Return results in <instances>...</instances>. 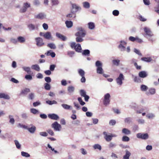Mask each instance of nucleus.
Segmentation results:
<instances>
[{
  "mask_svg": "<svg viewBox=\"0 0 159 159\" xmlns=\"http://www.w3.org/2000/svg\"><path fill=\"white\" fill-rule=\"evenodd\" d=\"M78 32L75 34L76 36L75 39L77 42H81L84 41L83 39L86 35V31L84 29L81 27H79L77 28Z\"/></svg>",
  "mask_w": 159,
  "mask_h": 159,
  "instance_id": "obj_1",
  "label": "nucleus"
},
{
  "mask_svg": "<svg viewBox=\"0 0 159 159\" xmlns=\"http://www.w3.org/2000/svg\"><path fill=\"white\" fill-rule=\"evenodd\" d=\"M143 29L145 33V34L144 35V36L148 39V40L150 41L153 42L155 41V39L153 38H151L153 36V34L151 31L150 29L147 27H145Z\"/></svg>",
  "mask_w": 159,
  "mask_h": 159,
  "instance_id": "obj_2",
  "label": "nucleus"
},
{
  "mask_svg": "<svg viewBox=\"0 0 159 159\" xmlns=\"http://www.w3.org/2000/svg\"><path fill=\"white\" fill-rule=\"evenodd\" d=\"M102 63L99 61H98L95 63V66L97 67V73L100 74H102L103 70L102 68Z\"/></svg>",
  "mask_w": 159,
  "mask_h": 159,
  "instance_id": "obj_3",
  "label": "nucleus"
},
{
  "mask_svg": "<svg viewBox=\"0 0 159 159\" xmlns=\"http://www.w3.org/2000/svg\"><path fill=\"white\" fill-rule=\"evenodd\" d=\"M27 27L29 31H31L35 30H38L39 27V24H33L32 23H29L27 25Z\"/></svg>",
  "mask_w": 159,
  "mask_h": 159,
  "instance_id": "obj_4",
  "label": "nucleus"
},
{
  "mask_svg": "<svg viewBox=\"0 0 159 159\" xmlns=\"http://www.w3.org/2000/svg\"><path fill=\"white\" fill-rule=\"evenodd\" d=\"M138 138L143 140H146L149 138V135L147 133H139L136 135Z\"/></svg>",
  "mask_w": 159,
  "mask_h": 159,
  "instance_id": "obj_5",
  "label": "nucleus"
},
{
  "mask_svg": "<svg viewBox=\"0 0 159 159\" xmlns=\"http://www.w3.org/2000/svg\"><path fill=\"white\" fill-rule=\"evenodd\" d=\"M51 127L55 130L57 131H59L61 128V125L57 121H55L52 123L51 125Z\"/></svg>",
  "mask_w": 159,
  "mask_h": 159,
  "instance_id": "obj_6",
  "label": "nucleus"
},
{
  "mask_svg": "<svg viewBox=\"0 0 159 159\" xmlns=\"http://www.w3.org/2000/svg\"><path fill=\"white\" fill-rule=\"evenodd\" d=\"M124 80V76L122 74L120 73L119 77L116 79V81L118 84L121 85L123 83L122 80Z\"/></svg>",
  "mask_w": 159,
  "mask_h": 159,
  "instance_id": "obj_7",
  "label": "nucleus"
},
{
  "mask_svg": "<svg viewBox=\"0 0 159 159\" xmlns=\"http://www.w3.org/2000/svg\"><path fill=\"white\" fill-rule=\"evenodd\" d=\"M110 95L109 93H106L104 96L103 103L104 105H107L109 104L110 102Z\"/></svg>",
  "mask_w": 159,
  "mask_h": 159,
  "instance_id": "obj_8",
  "label": "nucleus"
},
{
  "mask_svg": "<svg viewBox=\"0 0 159 159\" xmlns=\"http://www.w3.org/2000/svg\"><path fill=\"white\" fill-rule=\"evenodd\" d=\"M36 42V45L39 47H41L44 45V43L43 42V39L40 37L36 38L35 39Z\"/></svg>",
  "mask_w": 159,
  "mask_h": 159,
  "instance_id": "obj_9",
  "label": "nucleus"
},
{
  "mask_svg": "<svg viewBox=\"0 0 159 159\" xmlns=\"http://www.w3.org/2000/svg\"><path fill=\"white\" fill-rule=\"evenodd\" d=\"M103 134L104 135V138L105 139L107 142L111 141L112 139V137L115 136L112 135H108L107 132L105 131L103 132Z\"/></svg>",
  "mask_w": 159,
  "mask_h": 159,
  "instance_id": "obj_10",
  "label": "nucleus"
},
{
  "mask_svg": "<svg viewBox=\"0 0 159 159\" xmlns=\"http://www.w3.org/2000/svg\"><path fill=\"white\" fill-rule=\"evenodd\" d=\"M48 117L52 120H57L59 119V116L57 114L53 113L48 115Z\"/></svg>",
  "mask_w": 159,
  "mask_h": 159,
  "instance_id": "obj_11",
  "label": "nucleus"
},
{
  "mask_svg": "<svg viewBox=\"0 0 159 159\" xmlns=\"http://www.w3.org/2000/svg\"><path fill=\"white\" fill-rule=\"evenodd\" d=\"M56 36L63 41H65L66 39V36L57 32L56 33Z\"/></svg>",
  "mask_w": 159,
  "mask_h": 159,
  "instance_id": "obj_12",
  "label": "nucleus"
},
{
  "mask_svg": "<svg viewBox=\"0 0 159 159\" xmlns=\"http://www.w3.org/2000/svg\"><path fill=\"white\" fill-rule=\"evenodd\" d=\"M75 87L72 86H70L67 88L68 94L69 95L72 94L74 91Z\"/></svg>",
  "mask_w": 159,
  "mask_h": 159,
  "instance_id": "obj_13",
  "label": "nucleus"
},
{
  "mask_svg": "<svg viewBox=\"0 0 159 159\" xmlns=\"http://www.w3.org/2000/svg\"><path fill=\"white\" fill-rule=\"evenodd\" d=\"M35 17L38 19H43L46 17V15L43 13H40L35 16Z\"/></svg>",
  "mask_w": 159,
  "mask_h": 159,
  "instance_id": "obj_14",
  "label": "nucleus"
},
{
  "mask_svg": "<svg viewBox=\"0 0 159 159\" xmlns=\"http://www.w3.org/2000/svg\"><path fill=\"white\" fill-rule=\"evenodd\" d=\"M30 125L32 126L31 127L28 128L27 127V129L30 133L33 134L36 130V127L34 126L33 125Z\"/></svg>",
  "mask_w": 159,
  "mask_h": 159,
  "instance_id": "obj_15",
  "label": "nucleus"
},
{
  "mask_svg": "<svg viewBox=\"0 0 159 159\" xmlns=\"http://www.w3.org/2000/svg\"><path fill=\"white\" fill-rule=\"evenodd\" d=\"M0 98H3L5 99L8 100L10 99V97L8 95L4 93H0Z\"/></svg>",
  "mask_w": 159,
  "mask_h": 159,
  "instance_id": "obj_16",
  "label": "nucleus"
},
{
  "mask_svg": "<svg viewBox=\"0 0 159 159\" xmlns=\"http://www.w3.org/2000/svg\"><path fill=\"white\" fill-rule=\"evenodd\" d=\"M139 75L141 78H144L147 76L148 74L146 72L143 71L140 72L139 74Z\"/></svg>",
  "mask_w": 159,
  "mask_h": 159,
  "instance_id": "obj_17",
  "label": "nucleus"
},
{
  "mask_svg": "<svg viewBox=\"0 0 159 159\" xmlns=\"http://www.w3.org/2000/svg\"><path fill=\"white\" fill-rule=\"evenodd\" d=\"M122 132L125 135H129L131 133V131L129 129L127 128H123L122 130Z\"/></svg>",
  "mask_w": 159,
  "mask_h": 159,
  "instance_id": "obj_18",
  "label": "nucleus"
},
{
  "mask_svg": "<svg viewBox=\"0 0 159 159\" xmlns=\"http://www.w3.org/2000/svg\"><path fill=\"white\" fill-rule=\"evenodd\" d=\"M44 38L47 39H52V37L51 33L49 32L45 33Z\"/></svg>",
  "mask_w": 159,
  "mask_h": 159,
  "instance_id": "obj_19",
  "label": "nucleus"
},
{
  "mask_svg": "<svg viewBox=\"0 0 159 159\" xmlns=\"http://www.w3.org/2000/svg\"><path fill=\"white\" fill-rule=\"evenodd\" d=\"M32 69L38 71L40 70V68L39 66L37 64L32 65L31 67Z\"/></svg>",
  "mask_w": 159,
  "mask_h": 159,
  "instance_id": "obj_20",
  "label": "nucleus"
},
{
  "mask_svg": "<svg viewBox=\"0 0 159 159\" xmlns=\"http://www.w3.org/2000/svg\"><path fill=\"white\" fill-rule=\"evenodd\" d=\"M30 92V90L29 88H26L22 89L21 92V94L24 95H26L27 93Z\"/></svg>",
  "mask_w": 159,
  "mask_h": 159,
  "instance_id": "obj_21",
  "label": "nucleus"
},
{
  "mask_svg": "<svg viewBox=\"0 0 159 159\" xmlns=\"http://www.w3.org/2000/svg\"><path fill=\"white\" fill-rule=\"evenodd\" d=\"M65 24L66 27L68 28H70L73 25V22L71 21L66 20L65 22Z\"/></svg>",
  "mask_w": 159,
  "mask_h": 159,
  "instance_id": "obj_22",
  "label": "nucleus"
},
{
  "mask_svg": "<svg viewBox=\"0 0 159 159\" xmlns=\"http://www.w3.org/2000/svg\"><path fill=\"white\" fill-rule=\"evenodd\" d=\"M47 47L51 49H56V47L55 44L53 43H48L47 44Z\"/></svg>",
  "mask_w": 159,
  "mask_h": 159,
  "instance_id": "obj_23",
  "label": "nucleus"
},
{
  "mask_svg": "<svg viewBox=\"0 0 159 159\" xmlns=\"http://www.w3.org/2000/svg\"><path fill=\"white\" fill-rule=\"evenodd\" d=\"M125 155L124 156L123 158L124 159H129L131 153L127 150H125Z\"/></svg>",
  "mask_w": 159,
  "mask_h": 159,
  "instance_id": "obj_24",
  "label": "nucleus"
},
{
  "mask_svg": "<svg viewBox=\"0 0 159 159\" xmlns=\"http://www.w3.org/2000/svg\"><path fill=\"white\" fill-rule=\"evenodd\" d=\"M141 60L147 62H150L152 60V59L149 57H143L141 58Z\"/></svg>",
  "mask_w": 159,
  "mask_h": 159,
  "instance_id": "obj_25",
  "label": "nucleus"
},
{
  "mask_svg": "<svg viewBox=\"0 0 159 159\" xmlns=\"http://www.w3.org/2000/svg\"><path fill=\"white\" fill-rule=\"evenodd\" d=\"M75 51L78 52H80L81 50V47L80 44L78 43L76 45L75 48Z\"/></svg>",
  "mask_w": 159,
  "mask_h": 159,
  "instance_id": "obj_26",
  "label": "nucleus"
},
{
  "mask_svg": "<svg viewBox=\"0 0 159 159\" xmlns=\"http://www.w3.org/2000/svg\"><path fill=\"white\" fill-rule=\"evenodd\" d=\"M90 52L88 49H86L84 50L82 53L83 55L88 56L89 55Z\"/></svg>",
  "mask_w": 159,
  "mask_h": 159,
  "instance_id": "obj_27",
  "label": "nucleus"
},
{
  "mask_svg": "<svg viewBox=\"0 0 159 159\" xmlns=\"http://www.w3.org/2000/svg\"><path fill=\"white\" fill-rule=\"evenodd\" d=\"M18 41L20 43H24L25 42V39L22 37L19 36L17 38Z\"/></svg>",
  "mask_w": 159,
  "mask_h": 159,
  "instance_id": "obj_28",
  "label": "nucleus"
},
{
  "mask_svg": "<svg viewBox=\"0 0 159 159\" xmlns=\"http://www.w3.org/2000/svg\"><path fill=\"white\" fill-rule=\"evenodd\" d=\"M22 69L28 74H30L31 72L30 68L29 67H23Z\"/></svg>",
  "mask_w": 159,
  "mask_h": 159,
  "instance_id": "obj_29",
  "label": "nucleus"
},
{
  "mask_svg": "<svg viewBox=\"0 0 159 159\" xmlns=\"http://www.w3.org/2000/svg\"><path fill=\"white\" fill-rule=\"evenodd\" d=\"M149 93H147V95H148L149 93L151 95L154 94L156 93V89L154 88H150L149 90Z\"/></svg>",
  "mask_w": 159,
  "mask_h": 159,
  "instance_id": "obj_30",
  "label": "nucleus"
},
{
  "mask_svg": "<svg viewBox=\"0 0 159 159\" xmlns=\"http://www.w3.org/2000/svg\"><path fill=\"white\" fill-rule=\"evenodd\" d=\"M46 103L48 104L49 105H52L53 104H57V102L55 100L50 101L48 100L46 102Z\"/></svg>",
  "mask_w": 159,
  "mask_h": 159,
  "instance_id": "obj_31",
  "label": "nucleus"
},
{
  "mask_svg": "<svg viewBox=\"0 0 159 159\" xmlns=\"http://www.w3.org/2000/svg\"><path fill=\"white\" fill-rule=\"evenodd\" d=\"M89 28L90 30H93L95 28L94 24L93 22H89L88 24Z\"/></svg>",
  "mask_w": 159,
  "mask_h": 159,
  "instance_id": "obj_32",
  "label": "nucleus"
},
{
  "mask_svg": "<svg viewBox=\"0 0 159 159\" xmlns=\"http://www.w3.org/2000/svg\"><path fill=\"white\" fill-rule=\"evenodd\" d=\"M78 73L81 76H84L85 72L82 69H79L78 70Z\"/></svg>",
  "mask_w": 159,
  "mask_h": 159,
  "instance_id": "obj_33",
  "label": "nucleus"
},
{
  "mask_svg": "<svg viewBox=\"0 0 159 159\" xmlns=\"http://www.w3.org/2000/svg\"><path fill=\"white\" fill-rule=\"evenodd\" d=\"M93 147L94 149H98L99 150H101L102 149L101 146L98 144H94Z\"/></svg>",
  "mask_w": 159,
  "mask_h": 159,
  "instance_id": "obj_34",
  "label": "nucleus"
},
{
  "mask_svg": "<svg viewBox=\"0 0 159 159\" xmlns=\"http://www.w3.org/2000/svg\"><path fill=\"white\" fill-rule=\"evenodd\" d=\"M132 119L130 117H128L125 119L124 121L126 123L129 124L132 121Z\"/></svg>",
  "mask_w": 159,
  "mask_h": 159,
  "instance_id": "obj_35",
  "label": "nucleus"
},
{
  "mask_svg": "<svg viewBox=\"0 0 159 159\" xmlns=\"http://www.w3.org/2000/svg\"><path fill=\"white\" fill-rule=\"evenodd\" d=\"M62 107L65 109L69 110L71 107V106L65 104H61Z\"/></svg>",
  "mask_w": 159,
  "mask_h": 159,
  "instance_id": "obj_36",
  "label": "nucleus"
},
{
  "mask_svg": "<svg viewBox=\"0 0 159 159\" xmlns=\"http://www.w3.org/2000/svg\"><path fill=\"white\" fill-rule=\"evenodd\" d=\"M83 5L84 7L86 8H89L90 7V4L89 2H83Z\"/></svg>",
  "mask_w": 159,
  "mask_h": 159,
  "instance_id": "obj_37",
  "label": "nucleus"
},
{
  "mask_svg": "<svg viewBox=\"0 0 159 159\" xmlns=\"http://www.w3.org/2000/svg\"><path fill=\"white\" fill-rule=\"evenodd\" d=\"M14 142L16 148L19 149H20L21 148V145L20 144L18 141L15 140H14Z\"/></svg>",
  "mask_w": 159,
  "mask_h": 159,
  "instance_id": "obj_38",
  "label": "nucleus"
},
{
  "mask_svg": "<svg viewBox=\"0 0 159 159\" xmlns=\"http://www.w3.org/2000/svg\"><path fill=\"white\" fill-rule=\"evenodd\" d=\"M72 7L73 9H75V12L77 11L79 9H81V8L77 6L75 4H72Z\"/></svg>",
  "mask_w": 159,
  "mask_h": 159,
  "instance_id": "obj_39",
  "label": "nucleus"
},
{
  "mask_svg": "<svg viewBox=\"0 0 159 159\" xmlns=\"http://www.w3.org/2000/svg\"><path fill=\"white\" fill-rule=\"evenodd\" d=\"M146 117L148 119H152L155 117V115L152 113H150L147 114Z\"/></svg>",
  "mask_w": 159,
  "mask_h": 159,
  "instance_id": "obj_40",
  "label": "nucleus"
},
{
  "mask_svg": "<svg viewBox=\"0 0 159 159\" xmlns=\"http://www.w3.org/2000/svg\"><path fill=\"white\" fill-rule=\"evenodd\" d=\"M129 138L127 136H123L122 140L123 142H128L129 140Z\"/></svg>",
  "mask_w": 159,
  "mask_h": 159,
  "instance_id": "obj_41",
  "label": "nucleus"
},
{
  "mask_svg": "<svg viewBox=\"0 0 159 159\" xmlns=\"http://www.w3.org/2000/svg\"><path fill=\"white\" fill-rule=\"evenodd\" d=\"M21 155L22 156L26 157H29L30 156V155L29 153L23 151L21 152Z\"/></svg>",
  "mask_w": 159,
  "mask_h": 159,
  "instance_id": "obj_42",
  "label": "nucleus"
},
{
  "mask_svg": "<svg viewBox=\"0 0 159 159\" xmlns=\"http://www.w3.org/2000/svg\"><path fill=\"white\" fill-rule=\"evenodd\" d=\"M44 88L47 90H49L51 89V86L48 83H45L44 84Z\"/></svg>",
  "mask_w": 159,
  "mask_h": 159,
  "instance_id": "obj_43",
  "label": "nucleus"
},
{
  "mask_svg": "<svg viewBox=\"0 0 159 159\" xmlns=\"http://www.w3.org/2000/svg\"><path fill=\"white\" fill-rule=\"evenodd\" d=\"M148 89V87L142 84L141 86V89L142 91H146Z\"/></svg>",
  "mask_w": 159,
  "mask_h": 159,
  "instance_id": "obj_44",
  "label": "nucleus"
},
{
  "mask_svg": "<svg viewBox=\"0 0 159 159\" xmlns=\"http://www.w3.org/2000/svg\"><path fill=\"white\" fill-rule=\"evenodd\" d=\"M118 48L121 51H124L125 50V47L121 44H120L119 45Z\"/></svg>",
  "mask_w": 159,
  "mask_h": 159,
  "instance_id": "obj_45",
  "label": "nucleus"
},
{
  "mask_svg": "<svg viewBox=\"0 0 159 159\" xmlns=\"http://www.w3.org/2000/svg\"><path fill=\"white\" fill-rule=\"evenodd\" d=\"M80 95L83 97H84L86 95V92L83 89H81L80 90Z\"/></svg>",
  "mask_w": 159,
  "mask_h": 159,
  "instance_id": "obj_46",
  "label": "nucleus"
},
{
  "mask_svg": "<svg viewBox=\"0 0 159 159\" xmlns=\"http://www.w3.org/2000/svg\"><path fill=\"white\" fill-rule=\"evenodd\" d=\"M75 52L73 51H68L67 52V55L70 57H73Z\"/></svg>",
  "mask_w": 159,
  "mask_h": 159,
  "instance_id": "obj_47",
  "label": "nucleus"
},
{
  "mask_svg": "<svg viewBox=\"0 0 159 159\" xmlns=\"http://www.w3.org/2000/svg\"><path fill=\"white\" fill-rule=\"evenodd\" d=\"M132 77L134 78V80L135 82H139L140 80V78L137 76H135L133 75H132Z\"/></svg>",
  "mask_w": 159,
  "mask_h": 159,
  "instance_id": "obj_48",
  "label": "nucleus"
},
{
  "mask_svg": "<svg viewBox=\"0 0 159 159\" xmlns=\"http://www.w3.org/2000/svg\"><path fill=\"white\" fill-rule=\"evenodd\" d=\"M78 100L81 105L83 106L85 104V102L83 101L81 97L78 98Z\"/></svg>",
  "mask_w": 159,
  "mask_h": 159,
  "instance_id": "obj_49",
  "label": "nucleus"
},
{
  "mask_svg": "<svg viewBox=\"0 0 159 159\" xmlns=\"http://www.w3.org/2000/svg\"><path fill=\"white\" fill-rule=\"evenodd\" d=\"M34 93H31L28 96V98L29 99L32 100L34 99Z\"/></svg>",
  "mask_w": 159,
  "mask_h": 159,
  "instance_id": "obj_50",
  "label": "nucleus"
},
{
  "mask_svg": "<svg viewBox=\"0 0 159 159\" xmlns=\"http://www.w3.org/2000/svg\"><path fill=\"white\" fill-rule=\"evenodd\" d=\"M9 119H10L9 122L12 124H13L15 122V120L14 119L12 118V116L10 115L9 116Z\"/></svg>",
  "mask_w": 159,
  "mask_h": 159,
  "instance_id": "obj_51",
  "label": "nucleus"
},
{
  "mask_svg": "<svg viewBox=\"0 0 159 159\" xmlns=\"http://www.w3.org/2000/svg\"><path fill=\"white\" fill-rule=\"evenodd\" d=\"M116 146V145L115 143L113 142H111L109 145V148H115Z\"/></svg>",
  "mask_w": 159,
  "mask_h": 159,
  "instance_id": "obj_52",
  "label": "nucleus"
},
{
  "mask_svg": "<svg viewBox=\"0 0 159 159\" xmlns=\"http://www.w3.org/2000/svg\"><path fill=\"white\" fill-rule=\"evenodd\" d=\"M18 42L17 39H16L12 38L10 39V42L12 43L16 44Z\"/></svg>",
  "mask_w": 159,
  "mask_h": 159,
  "instance_id": "obj_53",
  "label": "nucleus"
},
{
  "mask_svg": "<svg viewBox=\"0 0 159 159\" xmlns=\"http://www.w3.org/2000/svg\"><path fill=\"white\" fill-rule=\"evenodd\" d=\"M30 110L31 112L34 114H36L38 112V111L34 108H31Z\"/></svg>",
  "mask_w": 159,
  "mask_h": 159,
  "instance_id": "obj_54",
  "label": "nucleus"
},
{
  "mask_svg": "<svg viewBox=\"0 0 159 159\" xmlns=\"http://www.w3.org/2000/svg\"><path fill=\"white\" fill-rule=\"evenodd\" d=\"M112 61L114 64L118 66L119 65L120 61L119 60H114Z\"/></svg>",
  "mask_w": 159,
  "mask_h": 159,
  "instance_id": "obj_55",
  "label": "nucleus"
},
{
  "mask_svg": "<svg viewBox=\"0 0 159 159\" xmlns=\"http://www.w3.org/2000/svg\"><path fill=\"white\" fill-rule=\"evenodd\" d=\"M56 67V65H55L53 64L50 65L49 67V69L51 71H53L54 70Z\"/></svg>",
  "mask_w": 159,
  "mask_h": 159,
  "instance_id": "obj_56",
  "label": "nucleus"
},
{
  "mask_svg": "<svg viewBox=\"0 0 159 159\" xmlns=\"http://www.w3.org/2000/svg\"><path fill=\"white\" fill-rule=\"evenodd\" d=\"M25 78L27 80H31L32 79V76L30 75H25Z\"/></svg>",
  "mask_w": 159,
  "mask_h": 159,
  "instance_id": "obj_57",
  "label": "nucleus"
},
{
  "mask_svg": "<svg viewBox=\"0 0 159 159\" xmlns=\"http://www.w3.org/2000/svg\"><path fill=\"white\" fill-rule=\"evenodd\" d=\"M39 134L42 136L46 137L48 135V134L45 132H41L39 133Z\"/></svg>",
  "mask_w": 159,
  "mask_h": 159,
  "instance_id": "obj_58",
  "label": "nucleus"
},
{
  "mask_svg": "<svg viewBox=\"0 0 159 159\" xmlns=\"http://www.w3.org/2000/svg\"><path fill=\"white\" fill-rule=\"evenodd\" d=\"M48 133L51 136H54V134L53 131L51 129H48L47 130Z\"/></svg>",
  "mask_w": 159,
  "mask_h": 159,
  "instance_id": "obj_59",
  "label": "nucleus"
},
{
  "mask_svg": "<svg viewBox=\"0 0 159 159\" xmlns=\"http://www.w3.org/2000/svg\"><path fill=\"white\" fill-rule=\"evenodd\" d=\"M134 52L137 54H138L139 55L142 56V54L140 52L139 50L137 49L136 48H134Z\"/></svg>",
  "mask_w": 159,
  "mask_h": 159,
  "instance_id": "obj_60",
  "label": "nucleus"
},
{
  "mask_svg": "<svg viewBox=\"0 0 159 159\" xmlns=\"http://www.w3.org/2000/svg\"><path fill=\"white\" fill-rule=\"evenodd\" d=\"M44 80L45 81L48 83H49L51 82V79L49 77H46L45 78Z\"/></svg>",
  "mask_w": 159,
  "mask_h": 159,
  "instance_id": "obj_61",
  "label": "nucleus"
},
{
  "mask_svg": "<svg viewBox=\"0 0 159 159\" xmlns=\"http://www.w3.org/2000/svg\"><path fill=\"white\" fill-rule=\"evenodd\" d=\"M112 14L114 16H116L119 15V12L118 10H114L113 11Z\"/></svg>",
  "mask_w": 159,
  "mask_h": 159,
  "instance_id": "obj_62",
  "label": "nucleus"
},
{
  "mask_svg": "<svg viewBox=\"0 0 159 159\" xmlns=\"http://www.w3.org/2000/svg\"><path fill=\"white\" fill-rule=\"evenodd\" d=\"M139 19L140 21L143 22L147 20L146 19L144 18L141 15L139 16Z\"/></svg>",
  "mask_w": 159,
  "mask_h": 159,
  "instance_id": "obj_63",
  "label": "nucleus"
},
{
  "mask_svg": "<svg viewBox=\"0 0 159 159\" xmlns=\"http://www.w3.org/2000/svg\"><path fill=\"white\" fill-rule=\"evenodd\" d=\"M137 120L139 124H143L145 123V120L143 119H139Z\"/></svg>",
  "mask_w": 159,
  "mask_h": 159,
  "instance_id": "obj_64",
  "label": "nucleus"
}]
</instances>
